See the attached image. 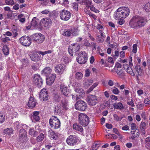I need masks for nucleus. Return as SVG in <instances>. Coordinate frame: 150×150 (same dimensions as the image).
Here are the masks:
<instances>
[{"instance_id": "f257e3e1", "label": "nucleus", "mask_w": 150, "mask_h": 150, "mask_svg": "<svg viewBox=\"0 0 150 150\" xmlns=\"http://www.w3.org/2000/svg\"><path fill=\"white\" fill-rule=\"evenodd\" d=\"M147 22L145 17L134 16L132 17L129 22V25L132 28H138L144 25Z\"/></svg>"}, {"instance_id": "f03ea898", "label": "nucleus", "mask_w": 150, "mask_h": 150, "mask_svg": "<svg viewBox=\"0 0 150 150\" xmlns=\"http://www.w3.org/2000/svg\"><path fill=\"white\" fill-rule=\"evenodd\" d=\"M78 117L79 122L81 125L85 127L88 124L89 122V118L86 114L80 113L79 114Z\"/></svg>"}, {"instance_id": "7ed1b4c3", "label": "nucleus", "mask_w": 150, "mask_h": 150, "mask_svg": "<svg viewBox=\"0 0 150 150\" xmlns=\"http://www.w3.org/2000/svg\"><path fill=\"white\" fill-rule=\"evenodd\" d=\"M49 123L51 127L54 129H57L60 126V123L59 120L54 116H52L49 120Z\"/></svg>"}, {"instance_id": "20e7f679", "label": "nucleus", "mask_w": 150, "mask_h": 150, "mask_svg": "<svg viewBox=\"0 0 150 150\" xmlns=\"http://www.w3.org/2000/svg\"><path fill=\"white\" fill-rule=\"evenodd\" d=\"M75 108L77 110L84 111L87 108V105L84 101L79 100L77 101L75 103Z\"/></svg>"}, {"instance_id": "39448f33", "label": "nucleus", "mask_w": 150, "mask_h": 150, "mask_svg": "<svg viewBox=\"0 0 150 150\" xmlns=\"http://www.w3.org/2000/svg\"><path fill=\"white\" fill-rule=\"evenodd\" d=\"M87 54L84 52H80L78 55L76 60L77 62L81 64L85 63L87 60Z\"/></svg>"}, {"instance_id": "423d86ee", "label": "nucleus", "mask_w": 150, "mask_h": 150, "mask_svg": "<svg viewBox=\"0 0 150 150\" xmlns=\"http://www.w3.org/2000/svg\"><path fill=\"white\" fill-rule=\"evenodd\" d=\"M59 16L60 18L64 21L68 20L71 16V13L69 11L64 9L60 11Z\"/></svg>"}, {"instance_id": "0eeeda50", "label": "nucleus", "mask_w": 150, "mask_h": 150, "mask_svg": "<svg viewBox=\"0 0 150 150\" xmlns=\"http://www.w3.org/2000/svg\"><path fill=\"white\" fill-rule=\"evenodd\" d=\"M98 98L95 95H90L86 98V101L88 104L92 106L95 105L97 103Z\"/></svg>"}, {"instance_id": "6e6552de", "label": "nucleus", "mask_w": 150, "mask_h": 150, "mask_svg": "<svg viewBox=\"0 0 150 150\" xmlns=\"http://www.w3.org/2000/svg\"><path fill=\"white\" fill-rule=\"evenodd\" d=\"M19 40L21 43L25 46H28L31 43V40L28 36H22L19 39Z\"/></svg>"}, {"instance_id": "1a4fd4ad", "label": "nucleus", "mask_w": 150, "mask_h": 150, "mask_svg": "<svg viewBox=\"0 0 150 150\" xmlns=\"http://www.w3.org/2000/svg\"><path fill=\"white\" fill-rule=\"evenodd\" d=\"M135 71L137 73V74L136 76V78L137 83H139L140 81L142 79V69L141 68L140 65L137 64L135 66Z\"/></svg>"}, {"instance_id": "9d476101", "label": "nucleus", "mask_w": 150, "mask_h": 150, "mask_svg": "<svg viewBox=\"0 0 150 150\" xmlns=\"http://www.w3.org/2000/svg\"><path fill=\"white\" fill-rule=\"evenodd\" d=\"M78 141L77 137L76 135H71L67 138L66 142L68 145L73 146L77 143Z\"/></svg>"}, {"instance_id": "9b49d317", "label": "nucleus", "mask_w": 150, "mask_h": 150, "mask_svg": "<svg viewBox=\"0 0 150 150\" xmlns=\"http://www.w3.org/2000/svg\"><path fill=\"white\" fill-rule=\"evenodd\" d=\"M80 48V46L79 44H74L72 46H70L68 48V52L69 54L72 56H73V53H76L78 52Z\"/></svg>"}, {"instance_id": "f8f14e48", "label": "nucleus", "mask_w": 150, "mask_h": 150, "mask_svg": "<svg viewBox=\"0 0 150 150\" xmlns=\"http://www.w3.org/2000/svg\"><path fill=\"white\" fill-rule=\"evenodd\" d=\"M33 82L38 87H41L43 83L42 78L38 74L35 75L33 79Z\"/></svg>"}, {"instance_id": "ddd939ff", "label": "nucleus", "mask_w": 150, "mask_h": 150, "mask_svg": "<svg viewBox=\"0 0 150 150\" xmlns=\"http://www.w3.org/2000/svg\"><path fill=\"white\" fill-rule=\"evenodd\" d=\"M44 39V36L41 33H36L33 35V40L38 43L43 42Z\"/></svg>"}, {"instance_id": "4468645a", "label": "nucleus", "mask_w": 150, "mask_h": 150, "mask_svg": "<svg viewBox=\"0 0 150 150\" xmlns=\"http://www.w3.org/2000/svg\"><path fill=\"white\" fill-rule=\"evenodd\" d=\"M39 97L41 100L45 101L48 100V96L46 89L44 88L41 90L39 94Z\"/></svg>"}, {"instance_id": "2eb2a0df", "label": "nucleus", "mask_w": 150, "mask_h": 150, "mask_svg": "<svg viewBox=\"0 0 150 150\" xmlns=\"http://www.w3.org/2000/svg\"><path fill=\"white\" fill-rule=\"evenodd\" d=\"M60 89L63 95L67 97L69 96V90L68 87L65 85L64 84H61L60 86Z\"/></svg>"}, {"instance_id": "dca6fc26", "label": "nucleus", "mask_w": 150, "mask_h": 150, "mask_svg": "<svg viewBox=\"0 0 150 150\" xmlns=\"http://www.w3.org/2000/svg\"><path fill=\"white\" fill-rule=\"evenodd\" d=\"M66 66L63 64H59L55 67V71L58 73H62L66 69Z\"/></svg>"}, {"instance_id": "f3484780", "label": "nucleus", "mask_w": 150, "mask_h": 150, "mask_svg": "<svg viewBox=\"0 0 150 150\" xmlns=\"http://www.w3.org/2000/svg\"><path fill=\"white\" fill-rule=\"evenodd\" d=\"M63 110H64L60 104H57L55 105L54 109V112L56 115H60L62 114Z\"/></svg>"}, {"instance_id": "a211bd4d", "label": "nucleus", "mask_w": 150, "mask_h": 150, "mask_svg": "<svg viewBox=\"0 0 150 150\" xmlns=\"http://www.w3.org/2000/svg\"><path fill=\"white\" fill-rule=\"evenodd\" d=\"M76 92L78 94H76V99H79L83 96H84L85 94V93L83 90L81 88L79 87L76 88L75 89Z\"/></svg>"}, {"instance_id": "6ab92c4d", "label": "nucleus", "mask_w": 150, "mask_h": 150, "mask_svg": "<svg viewBox=\"0 0 150 150\" xmlns=\"http://www.w3.org/2000/svg\"><path fill=\"white\" fill-rule=\"evenodd\" d=\"M30 57L31 59L34 62L38 61L41 59V55L37 52H34L31 54L30 55Z\"/></svg>"}, {"instance_id": "aec40b11", "label": "nucleus", "mask_w": 150, "mask_h": 150, "mask_svg": "<svg viewBox=\"0 0 150 150\" xmlns=\"http://www.w3.org/2000/svg\"><path fill=\"white\" fill-rule=\"evenodd\" d=\"M121 7L118 8L115 12L114 14V18L116 20H118L122 18H123V15L122 14L121 10Z\"/></svg>"}, {"instance_id": "412c9836", "label": "nucleus", "mask_w": 150, "mask_h": 150, "mask_svg": "<svg viewBox=\"0 0 150 150\" xmlns=\"http://www.w3.org/2000/svg\"><path fill=\"white\" fill-rule=\"evenodd\" d=\"M51 20L48 18H43L42 19L40 22V24H42L45 27L48 28L51 23Z\"/></svg>"}, {"instance_id": "4be33fe9", "label": "nucleus", "mask_w": 150, "mask_h": 150, "mask_svg": "<svg viewBox=\"0 0 150 150\" xmlns=\"http://www.w3.org/2000/svg\"><path fill=\"white\" fill-rule=\"evenodd\" d=\"M37 103L36 100L33 97L30 96L27 105L28 107L33 108L35 106Z\"/></svg>"}, {"instance_id": "5701e85b", "label": "nucleus", "mask_w": 150, "mask_h": 150, "mask_svg": "<svg viewBox=\"0 0 150 150\" xmlns=\"http://www.w3.org/2000/svg\"><path fill=\"white\" fill-rule=\"evenodd\" d=\"M122 13L123 16V18H125L129 15L130 10L128 7H121V9Z\"/></svg>"}, {"instance_id": "b1692460", "label": "nucleus", "mask_w": 150, "mask_h": 150, "mask_svg": "<svg viewBox=\"0 0 150 150\" xmlns=\"http://www.w3.org/2000/svg\"><path fill=\"white\" fill-rule=\"evenodd\" d=\"M39 112L34 111L33 112V115L31 117V119L33 122H35L39 121L40 117L39 115Z\"/></svg>"}, {"instance_id": "393cba45", "label": "nucleus", "mask_w": 150, "mask_h": 150, "mask_svg": "<svg viewBox=\"0 0 150 150\" xmlns=\"http://www.w3.org/2000/svg\"><path fill=\"white\" fill-rule=\"evenodd\" d=\"M73 127L74 129L78 131L82 134H83V129L81 126L77 123H75L73 124Z\"/></svg>"}, {"instance_id": "a878e982", "label": "nucleus", "mask_w": 150, "mask_h": 150, "mask_svg": "<svg viewBox=\"0 0 150 150\" xmlns=\"http://www.w3.org/2000/svg\"><path fill=\"white\" fill-rule=\"evenodd\" d=\"M48 135L49 137L51 139H56L57 137L56 134L51 129H50L48 131Z\"/></svg>"}, {"instance_id": "bb28decb", "label": "nucleus", "mask_w": 150, "mask_h": 150, "mask_svg": "<svg viewBox=\"0 0 150 150\" xmlns=\"http://www.w3.org/2000/svg\"><path fill=\"white\" fill-rule=\"evenodd\" d=\"M52 70L50 67H47L45 68L42 71V74H44L47 77L49 76H51V73Z\"/></svg>"}, {"instance_id": "cd10ccee", "label": "nucleus", "mask_w": 150, "mask_h": 150, "mask_svg": "<svg viewBox=\"0 0 150 150\" xmlns=\"http://www.w3.org/2000/svg\"><path fill=\"white\" fill-rule=\"evenodd\" d=\"M47 77H48L47 79V84L50 85L54 82L56 77V75L52 74V75L50 76H49Z\"/></svg>"}, {"instance_id": "c85d7f7f", "label": "nucleus", "mask_w": 150, "mask_h": 150, "mask_svg": "<svg viewBox=\"0 0 150 150\" xmlns=\"http://www.w3.org/2000/svg\"><path fill=\"white\" fill-rule=\"evenodd\" d=\"M13 130L12 128H6L3 130V134L11 135L13 133Z\"/></svg>"}, {"instance_id": "c756f323", "label": "nucleus", "mask_w": 150, "mask_h": 150, "mask_svg": "<svg viewBox=\"0 0 150 150\" xmlns=\"http://www.w3.org/2000/svg\"><path fill=\"white\" fill-rule=\"evenodd\" d=\"M39 22V21L38 19L35 17L33 18L31 23V27L36 28Z\"/></svg>"}, {"instance_id": "7c9ffc66", "label": "nucleus", "mask_w": 150, "mask_h": 150, "mask_svg": "<svg viewBox=\"0 0 150 150\" xmlns=\"http://www.w3.org/2000/svg\"><path fill=\"white\" fill-rule=\"evenodd\" d=\"M113 106L115 109L122 110L124 109V106L120 102L118 103H115Z\"/></svg>"}, {"instance_id": "2f4dec72", "label": "nucleus", "mask_w": 150, "mask_h": 150, "mask_svg": "<svg viewBox=\"0 0 150 150\" xmlns=\"http://www.w3.org/2000/svg\"><path fill=\"white\" fill-rule=\"evenodd\" d=\"M146 128V124L144 122H142L140 126V129L141 131L142 134L144 135L145 134V129Z\"/></svg>"}, {"instance_id": "473e14b6", "label": "nucleus", "mask_w": 150, "mask_h": 150, "mask_svg": "<svg viewBox=\"0 0 150 150\" xmlns=\"http://www.w3.org/2000/svg\"><path fill=\"white\" fill-rule=\"evenodd\" d=\"M26 132L24 129H21L19 133V136L20 138L26 137Z\"/></svg>"}, {"instance_id": "72a5a7b5", "label": "nucleus", "mask_w": 150, "mask_h": 150, "mask_svg": "<svg viewBox=\"0 0 150 150\" xmlns=\"http://www.w3.org/2000/svg\"><path fill=\"white\" fill-rule=\"evenodd\" d=\"M71 29H65L64 30L62 35L65 36L69 37L71 35Z\"/></svg>"}, {"instance_id": "f704fd0d", "label": "nucleus", "mask_w": 150, "mask_h": 150, "mask_svg": "<svg viewBox=\"0 0 150 150\" xmlns=\"http://www.w3.org/2000/svg\"><path fill=\"white\" fill-rule=\"evenodd\" d=\"M61 103L62 104V106L64 110H66L67 109V102L66 100L65 99H64L61 100Z\"/></svg>"}, {"instance_id": "c9c22d12", "label": "nucleus", "mask_w": 150, "mask_h": 150, "mask_svg": "<svg viewBox=\"0 0 150 150\" xmlns=\"http://www.w3.org/2000/svg\"><path fill=\"white\" fill-rule=\"evenodd\" d=\"M29 133L30 135L33 136L34 137H36L38 134V132L35 131L34 129L30 128L29 129Z\"/></svg>"}, {"instance_id": "e433bc0d", "label": "nucleus", "mask_w": 150, "mask_h": 150, "mask_svg": "<svg viewBox=\"0 0 150 150\" xmlns=\"http://www.w3.org/2000/svg\"><path fill=\"white\" fill-rule=\"evenodd\" d=\"M53 99L56 102H59L60 100V96L57 93H54Z\"/></svg>"}, {"instance_id": "4c0bfd02", "label": "nucleus", "mask_w": 150, "mask_h": 150, "mask_svg": "<svg viewBox=\"0 0 150 150\" xmlns=\"http://www.w3.org/2000/svg\"><path fill=\"white\" fill-rule=\"evenodd\" d=\"M3 51L5 55H7L9 54V50L8 47L6 45L3 46Z\"/></svg>"}, {"instance_id": "58836bf2", "label": "nucleus", "mask_w": 150, "mask_h": 150, "mask_svg": "<svg viewBox=\"0 0 150 150\" xmlns=\"http://www.w3.org/2000/svg\"><path fill=\"white\" fill-rule=\"evenodd\" d=\"M143 8L146 11H150V2H149L145 4L143 7Z\"/></svg>"}, {"instance_id": "ea45409f", "label": "nucleus", "mask_w": 150, "mask_h": 150, "mask_svg": "<svg viewBox=\"0 0 150 150\" xmlns=\"http://www.w3.org/2000/svg\"><path fill=\"white\" fill-rule=\"evenodd\" d=\"M126 70L127 72L130 74L132 76H135V73L133 72V70L131 68V67H129Z\"/></svg>"}, {"instance_id": "a19ab883", "label": "nucleus", "mask_w": 150, "mask_h": 150, "mask_svg": "<svg viewBox=\"0 0 150 150\" xmlns=\"http://www.w3.org/2000/svg\"><path fill=\"white\" fill-rule=\"evenodd\" d=\"M44 134L41 133L38 137L37 139V140L38 142H41L44 138Z\"/></svg>"}, {"instance_id": "79ce46f5", "label": "nucleus", "mask_w": 150, "mask_h": 150, "mask_svg": "<svg viewBox=\"0 0 150 150\" xmlns=\"http://www.w3.org/2000/svg\"><path fill=\"white\" fill-rule=\"evenodd\" d=\"M78 4L76 3H74L72 4L71 6L73 8V11H77L78 10Z\"/></svg>"}, {"instance_id": "37998d69", "label": "nucleus", "mask_w": 150, "mask_h": 150, "mask_svg": "<svg viewBox=\"0 0 150 150\" xmlns=\"http://www.w3.org/2000/svg\"><path fill=\"white\" fill-rule=\"evenodd\" d=\"M5 120V116L4 114L0 112V123H3Z\"/></svg>"}, {"instance_id": "c03bdc74", "label": "nucleus", "mask_w": 150, "mask_h": 150, "mask_svg": "<svg viewBox=\"0 0 150 150\" xmlns=\"http://www.w3.org/2000/svg\"><path fill=\"white\" fill-rule=\"evenodd\" d=\"M5 3L8 5L12 6L15 4V3L13 0H5Z\"/></svg>"}, {"instance_id": "a18cd8bd", "label": "nucleus", "mask_w": 150, "mask_h": 150, "mask_svg": "<svg viewBox=\"0 0 150 150\" xmlns=\"http://www.w3.org/2000/svg\"><path fill=\"white\" fill-rule=\"evenodd\" d=\"M40 55V54L42 55V56H44L45 54H46L48 53H52V51L51 50H49L47 51H45V52H42L41 51H39L37 52Z\"/></svg>"}, {"instance_id": "49530a36", "label": "nucleus", "mask_w": 150, "mask_h": 150, "mask_svg": "<svg viewBox=\"0 0 150 150\" xmlns=\"http://www.w3.org/2000/svg\"><path fill=\"white\" fill-rule=\"evenodd\" d=\"M71 35L73 36H75L78 35L77 30L75 29H71Z\"/></svg>"}, {"instance_id": "de8ad7c7", "label": "nucleus", "mask_w": 150, "mask_h": 150, "mask_svg": "<svg viewBox=\"0 0 150 150\" xmlns=\"http://www.w3.org/2000/svg\"><path fill=\"white\" fill-rule=\"evenodd\" d=\"M4 37H2L1 39V40L3 42H7L10 41V39L9 37H7L6 36Z\"/></svg>"}, {"instance_id": "09e8293b", "label": "nucleus", "mask_w": 150, "mask_h": 150, "mask_svg": "<svg viewBox=\"0 0 150 150\" xmlns=\"http://www.w3.org/2000/svg\"><path fill=\"white\" fill-rule=\"evenodd\" d=\"M83 77V74L81 72H77L76 74V77L77 79H81Z\"/></svg>"}, {"instance_id": "8fccbe9b", "label": "nucleus", "mask_w": 150, "mask_h": 150, "mask_svg": "<svg viewBox=\"0 0 150 150\" xmlns=\"http://www.w3.org/2000/svg\"><path fill=\"white\" fill-rule=\"evenodd\" d=\"M104 37H102L101 36H100L98 35L97 36V42H102L104 41L103 38Z\"/></svg>"}, {"instance_id": "3c124183", "label": "nucleus", "mask_w": 150, "mask_h": 150, "mask_svg": "<svg viewBox=\"0 0 150 150\" xmlns=\"http://www.w3.org/2000/svg\"><path fill=\"white\" fill-rule=\"evenodd\" d=\"M114 88L112 89V93L116 95H117L119 93L120 91L118 89L115 87H114Z\"/></svg>"}, {"instance_id": "603ef678", "label": "nucleus", "mask_w": 150, "mask_h": 150, "mask_svg": "<svg viewBox=\"0 0 150 150\" xmlns=\"http://www.w3.org/2000/svg\"><path fill=\"white\" fill-rule=\"evenodd\" d=\"M115 120L117 121H120L122 118V117L120 118L117 114H114L113 115Z\"/></svg>"}, {"instance_id": "864d4df0", "label": "nucleus", "mask_w": 150, "mask_h": 150, "mask_svg": "<svg viewBox=\"0 0 150 150\" xmlns=\"http://www.w3.org/2000/svg\"><path fill=\"white\" fill-rule=\"evenodd\" d=\"M90 10L96 13H98L99 11L93 5H91L89 7Z\"/></svg>"}, {"instance_id": "5fc2aeb1", "label": "nucleus", "mask_w": 150, "mask_h": 150, "mask_svg": "<svg viewBox=\"0 0 150 150\" xmlns=\"http://www.w3.org/2000/svg\"><path fill=\"white\" fill-rule=\"evenodd\" d=\"M85 4L87 6L90 7V6L92 4V2L91 0H86L85 1V2H84Z\"/></svg>"}, {"instance_id": "6e6d98bb", "label": "nucleus", "mask_w": 150, "mask_h": 150, "mask_svg": "<svg viewBox=\"0 0 150 150\" xmlns=\"http://www.w3.org/2000/svg\"><path fill=\"white\" fill-rule=\"evenodd\" d=\"M127 104L132 107H134L135 106L134 103V100L132 98L130 101H127Z\"/></svg>"}, {"instance_id": "4d7b16f0", "label": "nucleus", "mask_w": 150, "mask_h": 150, "mask_svg": "<svg viewBox=\"0 0 150 150\" xmlns=\"http://www.w3.org/2000/svg\"><path fill=\"white\" fill-rule=\"evenodd\" d=\"M116 73L118 75L120 76H122L124 75V74L123 73L122 70H117L116 71Z\"/></svg>"}, {"instance_id": "13d9d810", "label": "nucleus", "mask_w": 150, "mask_h": 150, "mask_svg": "<svg viewBox=\"0 0 150 150\" xmlns=\"http://www.w3.org/2000/svg\"><path fill=\"white\" fill-rule=\"evenodd\" d=\"M63 60L65 64L68 63L69 61V58L66 56H64L63 57Z\"/></svg>"}, {"instance_id": "bf43d9fd", "label": "nucleus", "mask_w": 150, "mask_h": 150, "mask_svg": "<svg viewBox=\"0 0 150 150\" xmlns=\"http://www.w3.org/2000/svg\"><path fill=\"white\" fill-rule=\"evenodd\" d=\"M137 45L136 44H134L133 45L132 52L134 53H136L137 52Z\"/></svg>"}, {"instance_id": "052dcab7", "label": "nucleus", "mask_w": 150, "mask_h": 150, "mask_svg": "<svg viewBox=\"0 0 150 150\" xmlns=\"http://www.w3.org/2000/svg\"><path fill=\"white\" fill-rule=\"evenodd\" d=\"M99 146V145L95 143L93 144L92 148L94 150H97Z\"/></svg>"}, {"instance_id": "680f3d73", "label": "nucleus", "mask_w": 150, "mask_h": 150, "mask_svg": "<svg viewBox=\"0 0 150 150\" xmlns=\"http://www.w3.org/2000/svg\"><path fill=\"white\" fill-rule=\"evenodd\" d=\"M144 102L145 104L150 106V100L148 98H146L145 99Z\"/></svg>"}, {"instance_id": "e2e57ef3", "label": "nucleus", "mask_w": 150, "mask_h": 150, "mask_svg": "<svg viewBox=\"0 0 150 150\" xmlns=\"http://www.w3.org/2000/svg\"><path fill=\"white\" fill-rule=\"evenodd\" d=\"M85 76L86 77H88L89 76L90 71V70L88 69H86L85 71Z\"/></svg>"}, {"instance_id": "0e129e2a", "label": "nucleus", "mask_w": 150, "mask_h": 150, "mask_svg": "<svg viewBox=\"0 0 150 150\" xmlns=\"http://www.w3.org/2000/svg\"><path fill=\"white\" fill-rule=\"evenodd\" d=\"M90 44L91 45L90 47H91L92 46L93 47V50H96V43L93 42H92Z\"/></svg>"}, {"instance_id": "69168bd1", "label": "nucleus", "mask_w": 150, "mask_h": 150, "mask_svg": "<svg viewBox=\"0 0 150 150\" xmlns=\"http://www.w3.org/2000/svg\"><path fill=\"white\" fill-rule=\"evenodd\" d=\"M110 97L112 100H116L117 99V96L113 95H112L110 96Z\"/></svg>"}, {"instance_id": "338daca9", "label": "nucleus", "mask_w": 150, "mask_h": 150, "mask_svg": "<svg viewBox=\"0 0 150 150\" xmlns=\"http://www.w3.org/2000/svg\"><path fill=\"white\" fill-rule=\"evenodd\" d=\"M12 31L14 35L13 37H16L18 35V33H17V30L15 29H13Z\"/></svg>"}, {"instance_id": "774afa93", "label": "nucleus", "mask_w": 150, "mask_h": 150, "mask_svg": "<svg viewBox=\"0 0 150 150\" xmlns=\"http://www.w3.org/2000/svg\"><path fill=\"white\" fill-rule=\"evenodd\" d=\"M84 45L85 46L87 47H90L91 45V44L89 43L88 41L87 40H85L84 43Z\"/></svg>"}]
</instances>
